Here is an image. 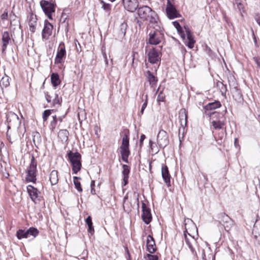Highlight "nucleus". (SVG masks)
I'll return each mask as SVG.
<instances>
[{
    "label": "nucleus",
    "instance_id": "obj_1",
    "mask_svg": "<svg viewBox=\"0 0 260 260\" xmlns=\"http://www.w3.org/2000/svg\"><path fill=\"white\" fill-rule=\"evenodd\" d=\"M138 14L141 19L149 21V23L147 29H150L152 25L158 23L156 13L147 6L140 7L138 10Z\"/></svg>",
    "mask_w": 260,
    "mask_h": 260
},
{
    "label": "nucleus",
    "instance_id": "obj_2",
    "mask_svg": "<svg viewBox=\"0 0 260 260\" xmlns=\"http://www.w3.org/2000/svg\"><path fill=\"white\" fill-rule=\"evenodd\" d=\"M148 34V43L152 45L159 44L164 38V29L160 27L158 23L151 25Z\"/></svg>",
    "mask_w": 260,
    "mask_h": 260
},
{
    "label": "nucleus",
    "instance_id": "obj_3",
    "mask_svg": "<svg viewBox=\"0 0 260 260\" xmlns=\"http://www.w3.org/2000/svg\"><path fill=\"white\" fill-rule=\"evenodd\" d=\"M185 230L183 232L185 248L187 250H189L191 255L193 257H197V253L196 250L197 243L193 236H191L190 233L188 232V229L186 227V223L185 224Z\"/></svg>",
    "mask_w": 260,
    "mask_h": 260
},
{
    "label": "nucleus",
    "instance_id": "obj_4",
    "mask_svg": "<svg viewBox=\"0 0 260 260\" xmlns=\"http://www.w3.org/2000/svg\"><path fill=\"white\" fill-rule=\"evenodd\" d=\"M129 146L128 136L125 134L122 137V143L120 147V152L122 160L126 163L128 162V157L130 155Z\"/></svg>",
    "mask_w": 260,
    "mask_h": 260
},
{
    "label": "nucleus",
    "instance_id": "obj_5",
    "mask_svg": "<svg viewBox=\"0 0 260 260\" xmlns=\"http://www.w3.org/2000/svg\"><path fill=\"white\" fill-rule=\"evenodd\" d=\"M161 47L158 48L152 47L148 52V61L152 64L157 63L160 62L161 53Z\"/></svg>",
    "mask_w": 260,
    "mask_h": 260
},
{
    "label": "nucleus",
    "instance_id": "obj_6",
    "mask_svg": "<svg viewBox=\"0 0 260 260\" xmlns=\"http://www.w3.org/2000/svg\"><path fill=\"white\" fill-rule=\"evenodd\" d=\"M229 82L233 99L236 101H240L242 100V95L240 89L238 88L235 79L234 77H231Z\"/></svg>",
    "mask_w": 260,
    "mask_h": 260
},
{
    "label": "nucleus",
    "instance_id": "obj_7",
    "mask_svg": "<svg viewBox=\"0 0 260 260\" xmlns=\"http://www.w3.org/2000/svg\"><path fill=\"white\" fill-rule=\"evenodd\" d=\"M40 5L45 15L52 20V14L55 12V5L46 0H41Z\"/></svg>",
    "mask_w": 260,
    "mask_h": 260
},
{
    "label": "nucleus",
    "instance_id": "obj_8",
    "mask_svg": "<svg viewBox=\"0 0 260 260\" xmlns=\"http://www.w3.org/2000/svg\"><path fill=\"white\" fill-rule=\"evenodd\" d=\"M218 218L220 219V222L222 223L225 231L229 232L235 224L234 221L224 213L219 214Z\"/></svg>",
    "mask_w": 260,
    "mask_h": 260
},
{
    "label": "nucleus",
    "instance_id": "obj_9",
    "mask_svg": "<svg viewBox=\"0 0 260 260\" xmlns=\"http://www.w3.org/2000/svg\"><path fill=\"white\" fill-rule=\"evenodd\" d=\"M27 191L35 204H38L40 202L41 198V192L37 188L34 187L31 185L27 186Z\"/></svg>",
    "mask_w": 260,
    "mask_h": 260
},
{
    "label": "nucleus",
    "instance_id": "obj_10",
    "mask_svg": "<svg viewBox=\"0 0 260 260\" xmlns=\"http://www.w3.org/2000/svg\"><path fill=\"white\" fill-rule=\"evenodd\" d=\"M157 142L159 147L165 148L169 143V139L167 133L161 129L159 131L157 136Z\"/></svg>",
    "mask_w": 260,
    "mask_h": 260
},
{
    "label": "nucleus",
    "instance_id": "obj_11",
    "mask_svg": "<svg viewBox=\"0 0 260 260\" xmlns=\"http://www.w3.org/2000/svg\"><path fill=\"white\" fill-rule=\"evenodd\" d=\"M185 30V40H184V44L190 49H192L194 47L195 40L193 39V35L188 28V26H184Z\"/></svg>",
    "mask_w": 260,
    "mask_h": 260
},
{
    "label": "nucleus",
    "instance_id": "obj_12",
    "mask_svg": "<svg viewBox=\"0 0 260 260\" xmlns=\"http://www.w3.org/2000/svg\"><path fill=\"white\" fill-rule=\"evenodd\" d=\"M142 218L143 221L147 224H148L152 220V215L150 209L144 202L142 204Z\"/></svg>",
    "mask_w": 260,
    "mask_h": 260
},
{
    "label": "nucleus",
    "instance_id": "obj_13",
    "mask_svg": "<svg viewBox=\"0 0 260 260\" xmlns=\"http://www.w3.org/2000/svg\"><path fill=\"white\" fill-rule=\"evenodd\" d=\"M166 10L167 16L170 19L177 18L179 15L178 12L169 0H168Z\"/></svg>",
    "mask_w": 260,
    "mask_h": 260
},
{
    "label": "nucleus",
    "instance_id": "obj_14",
    "mask_svg": "<svg viewBox=\"0 0 260 260\" xmlns=\"http://www.w3.org/2000/svg\"><path fill=\"white\" fill-rule=\"evenodd\" d=\"M66 55L65 45L63 42H61L59 45L57 52L55 58V62L60 63L62 62L63 58Z\"/></svg>",
    "mask_w": 260,
    "mask_h": 260
},
{
    "label": "nucleus",
    "instance_id": "obj_15",
    "mask_svg": "<svg viewBox=\"0 0 260 260\" xmlns=\"http://www.w3.org/2000/svg\"><path fill=\"white\" fill-rule=\"evenodd\" d=\"M124 8L129 12H133L138 7V0H122Z\"/></svg>",
    "mask_w": 260,
    "mask_h": 260
},
{
    "label": "nucleus",
    "instance_id": "obj_16",
    "mask_svg": "<svg viewBox=\"0 0 260 260\" xmlns=\"http://www.w3.org/2000/svg\"><path fill=\"white\" fill-rule=\"evenodd\" d=\"M53 25L47 20L44 21V27L42 32L43 39L47 40L52 34Z\"/></svg>",
    "mask_w": 260,
    "mask_h": 260
},
{
    "label": "nucleus",
    "instance_id": "obj_17",
    "mask_svg": "<svg viewBox=\"0 0 260 260\" xmlns=\"http://www.w3.org/2000/svg\"><path fill=\"white\" fill-rule=\"evenodd\" d=\"M7 121L8 123V128H10V125L12 124H20L19 121V117L17 114L12 112H10L7 115Z\"/></svg>",
    "mask_w": 260,
    "mask_h": 260
},
{
    "label": "nucleus",
    "instance_id": "obj_18",
    "mask_svg": "<svg viewBox=\"0 0 260 260\" xmlns=\"http://www.w3.org/2000/svg\"><path fill=\"white\" fill-rule=\"evenodd\" d=\"M147 250L150 253H153L156 250L155 243L153 237L149 235L146 241Z\"/></svg>",
    "mask_w": 260,
    "mask_h": 260
},
{
    "label": "nucleus",
    "instance_id": "obj_19",
    "mask_svg": "<svg viewBox=\"0 0 260 260\" xmlns=\"http://www.w3.org/2000/svg\"><path fill=\"white\" fill-rule=\"evenodd\" d=\"M161 175L166 184L168 186H170L171 176L169 172L168 168L164 165L161 167Z\"/></svg>",
    "mask_w": 260,
    "mask_h": 260
},
{
    "label": "nucleus",
    "instance_id": "obj_20",
    "mask_svg": "<svg viewBox=\"0 0 260 260\" xmlns=\"http://www.w3.org/2000/svg\"><path fill=\"white\" fill-rule=\"evenodd\" d=\"M225 117L222 115L220 120H213L211 123L212 126L215 129H223L224 132H226V129L224 127L225 125Z\"/></svg>",
    "mask_w": 260,
    "mask_h": 260
},
{
    "label": "nucleus",
    "instance_id": "obj_21",
    "mask_svg": "<svg viewBox=\"0 0 260 260\" xmlns=\"http://www.w3.org/2000/svg\"><path fill=\"white\" fill-rule=\"evenodd\" d=\"M68 156L71 164L80 161L81 159V155L78 152L74 153L70 151L68 153Z\"/></svg>",
    "mask_w": 260,
    "mask_h": 260
},
{
    "label": "nucleus",
    "instance_id": "obj_22",
    "mask_svg": "<svg viewBox=\"0 0 260 260\" xmlns=\"http://www.w3.org/2000/svg\"><path fill=\"white\" fill-rule=\"evenodd\" d=\"M10 37L9 36V34L8 31H4L3 34L2 36V41H3V46H2V50L3 52L5 51L8 45L9 44L10 41Z\"/></svg>",
    "mask_w": 260,
    "mask_h": 260
},
{
    "label": "nucleus",
    "instance_id": "obj_23",
    "mask_svg": "<svg viewBox=\"0 0 260 260\" xmlns=\"http://www.w3.org/2000/svg\"><path fill=\"white\" fill-rule=\"evenodd\" d=\"M49 180L52 185H56L58 182V172L56 170H53L49 175Z\"/></svg>",
    "mask_w": 260,
    "mask_h": 260
},
{
    "label": "nucleus",
    "instance_id": "obj_24",
    "mask_svg": "<svg viewBox=\"0 0 260 260\" xmlns=\"http://www.w3.org/2000/svg\"><path fill=\"white\" fill-rule=\"evenodd\" d=\"M37 18L36 16L31 15L30 17L29 20L28 22L29 29L32 32H34L36 30V27L37 25Z\"/></svg>",
    "mask_w": 260,
    "mask_h": 260
},
{
    "label": "nucleus",
    "instance_id": "obj_25",
    "mask_svg": "<svg viewBox=\"0 0 260 260\" xmlns=\"http://www.w3.org/2000/svg\"><path fill=\"white\" fill-rule=\"evenodd\" d=\"M173 24L174 27L176 28L177 32L180 35L182 39L183 40H185V34L184 28L183 29L180 25L179 23L177 21L173 22Z\"/></svg>",
    "mask_w": 260,
    "mask_h": 260
},
{
    "label": "nucleus",
    "instance_id": "obj_26",
    "mask_svg": "<svg viewBox=\"0 0 260 260\" xmlns=\"http://www.w3.org/2000/svg\"><path fill=\"white\" fill-rule=\"evenodd\" d=\"M221 106L220 102L215 101L214 102L210 103L205 106L204 108L206 110H212L220 107Z\"/></svg>",
    "mask_w": 260,
    "mask_h": 260
},
{
    "label": "nucleus",
    "instance_id": "obj_27",
    "mask_svg": "<svg viewBox=\"0 0 260 260\" xmlns=\"http://www.w3.org/2000/svg\"><path fill=\"white\" fill-rule=\"evenodd\" d=\"M146 77L149 81L150 84L151 86L155 85L157 82V79L153 75V74L149 71H147L146 72Z\"/></svg>",
    "mask_w": 260,
    "mask_h": 260
},
{
    "label": "nucleus",
    "instance_id": "obj_28",
    "mask_svg": "<svg viewBox=\"0 0 260 260\" xmlns=\"http://www.w3.org/2000/svg\"><path fill=\"white\" fill-rule=\"evenodd\" d=\"M51 81L53 86L56 88L60 83V80L59 78V75L57 73H52L51 75Z\"/></svg>",
    "mask_w": 260,
    "mask_h": 260
},
{
    "label": "nucleus",
    "instance_id": "obj_29",
    "mask_svg": "<svg viewBox=\"0 0 260 260\" xmlns=\"http://www.w3.org/2000/svg\"><path fill=\"white\" fill-rule=\"evenodd\" d=\"M28 233L27 230L25 231L22 229H19L16 232V236L19 240L23 238H28L29 237Z\"/></svg>",
    "mask_w": 260,
    "mask_h": 260
},
{
    "label": "nucleus",
    "instance_id": "obj_30",
    "mask_svg": "<svg viewBox=\"0 0 260 260\" xmlns=\"http://www.w3.org/2000/svg\"><path fill=\"white\" fill-rule=\"evenodd\" d=\"M69 132L67 129H61L58 133V137L62 142H67L68 140Z\"/></svg>",
    "mask_w": 260,
    "mask_h": 260
},
{
    "label": "nucleus",
    "instance_id": "obj_31",
    "mask_svg": "<svg viewBox=\"0 0 260 260\" xmlns=\"http://www.w3.org/2000/svg\"><path fill=\"white\" fill-rule=\"evenodd\" d=\"M85 222L88 225V232L92 235L94 232V228L93 226L92 219L91 216H88L85 220Z\"/></svg>",
    "mask_w": 260,
    "mask_h": 260
},
{
    "label": "nucleus",
    "instance_id": "obj_32",
    "mask_svg": "<svg viewBox=\"0 0 260 260\" xmlns=\"http://www.w3.org/2000/svg\"><path fill=\"white\" fill-rule=\"evenodd\" d=\"M179 118L181 122V124H183V122L184 123L185 125L187 124V115L185 109H181L179 112Z\"/></svg>",
    "mask_w": 260,
    "mask_h": 260
},
{
    "label": "nucleus",
    "instance_id": "obj_33",
    "mask_svg": "<svg viewBox=\"0 0 260 260\" xmlns=\"http://www.w3.org/2000/svg\"><path fill=\"white\" fill-rule=\"evenodd\" d=\"M36 171L27 170V175L26 180L27 181L35 182L36 181Z\"/></svg>",
    "mask_w": 260,
    "mask_h": 260
},
{
    "label": "nucleus",
    "instance_id": "obj_34",
    "mask_svg": "<svg viewBox=\"0 0 260 260\" xmlns=\"http://www.w3.org/2000/svg\"><path fill=\"white\" fill-rule=\"evenodd\" d=\"M32 141L36 146L41 143V138L39 133L37 132L32 133Z\"/></svg>",
    "mask_w": 260,
    "mask_h": 260
},
{
    "label": "nucleus",
    "instance_id": "obj_35",
    "mask_svg": "<svg viewBox=\"0 0 260 260\" xmlns=\"http://www.w3.org/2000/svg\"><path fill=\"white\" fill-rule=\"evenodd\" d=\"M37 162L36 160L35 157L32 155L31 156L30 164L27 170L37 172Z\"/></svg>",
    "mask_w": 260,
    "mask_h": 260
},
{
    "label": "nucleus",
    "instance_id": "obj_36",
    "mask_svg": "<svg viewBox=\"0 0 260 260\" xmlns=\"http://www.w3.org/2000/svg\"><path fill=\"white\" fill-rule=\"evenodd\" d=\"M10 85L9 77L8 76H5L0 81V86L2 88L7 87Z\"/></svg>",
    "mask_w": 260,
    "mask_h": 260
},
{
    "label": "nucleus",
    "instance_id": "obj_37",
    "mask_svg": "<svg viewBox=\"0 0 260 260\" xmlns=\"http://www.w3.org/2000/svg\"><path fill=\"white\" fill-rule=\"evenodd\" d=\"M29 237L32 236L33 238H36L39 233L38 230L34 227H30L28 230Z\"/></svg>",
    "mask_w": 260,
    "mask_h": 260
},
{
    "label": "nucleus",
    "instance_id": "obj_38",
    "mask_svg": "<svg viewBox=\"0 0 260 260\" xmlns=\"http://www.w3.org/2000/svg\"><path fill=\"white\" fill-rule=\"evenodd\" d=\"M71 164L72 166V171L73 172V173L77 174L80 170L81 168V160Z\"/></svg>",
    "mask_w": 260,
    "mask_h": 260
},
{
    "label": "nucleus",
    "instance_id": "obj_39",
    "mask_svg": "<svg viewBox=\"0 0 260 260\" xmlns=\"http://www.w3.org/2000/svg\"><path fill=\"white\" fill-rule=\"evenodd\" d=\"M74 179V184L75 185V188L77 189V190L81 192L82 191V189L81 187V183L80 182L78 181V179H80V177H78L77 176H74L73 177Z\"/></svg>",
    "mask_w": 260,
    "mask_h": 260
},
{
    "label": "nucleus",
    "instance_id": "obj_40",
    "mask_svg": "<svg viewBox=\"0 0 260 260\" xmlns=\"http://www.w3.org/2000/svg\"><path fill=\"white\" fill-rule=\"evenodd\" d=\"M122 175L123 177H129V173L130 172V168L128 166L126 165H122Z\"/></svg>",
    "mask_w": 260,
    "mask_h": 260
},
{
    "label": "nucleus",
    "instance_id": "obj_41",
    "mask_svg": "<svg viewBox=\"0 0 260 260\" xmlns=\"http://www.w3.org/2000/svg\"><path fill=\"white\" fill-rule=\"evenodd\" d=\"M52 118H53V120L51 121L49 127H50V129L52 131H53L56 126L57 118L56 117V115L53 116Z\"/></svg>",
    "mask_w": 260,
    "mask_h": 260
},
{
    "label": "nucleus",
    "instance_id": "obj_42",
    "mask_svg": "<svg viewBox=\"0 0 260 260\" xmlns=\"http://www.w3.org/2000/svg\"><path fill=\"white\" fill-rule=\"evenodd\" d=\"M123 208L124 210L128 213L132 211V205L131 203L126 202L123 203Z\"/></svg>",
    "mask_w": 260,
    "mask_h": 260
},
{
    "label": "nucleus",
    "instance_id": "obj_43",
    "mask_svg": "<svg viewBox=\"0 0 260 260\" xmlns=\"http://www.w3.org/2000/svg\"><path fill=\"white\" fill-rule=\"evenodd\" d=\"M53 110H46L44 111L43 113V121H47L48 117L50 115L51 112L53 111Z\"/></svg>",
    "mask_w": 260,
    "mask_h": 260
},
{
    "label": "nucleus",
    "instance_id": "obj_44",
    "mask_svg": "<svg viewBox=\"0 0 260 260\" xmlns=\"http://www.w3.org/2000/svg\"><path fill=\"white\" fill-rule=\"evenodd\" d=\"M61 104V101H60V99L58 97V95L57 93L54 94V98L52 100V104L54 106L56 105H60Z\"/></svg>",
    "mask_w": 260,
    "mask_h": 260
},
{
    "label": "nucleus",
    "instance_id": "obj_45",
    "mask_svg": "<svg viewBox=\"0 0 260 260\" xmlns=\"http://www.w3.org/2000/svg\"><path fill=\"white\" fill-rule=\"evenodd\" d=\"M218 86L220 87V91L221 92V94L222 95L225 96V93H226V91L227 90L226 85L223 84L221 82L220 83V85H219Z\"/></svg>",
    "mask_w": 260,
    "mask_h": 260
},
{
    "label": "nucleus",
    "instance_id": "obj_46",
    "mask_svg": "<svg viewBox=\"0 0 260 260\" xmlns=\"http://www.w3.org/2000/svg\"><path fill=\"white\" fill-rule=\"evenodd\" d=\"M102 2L103 3L102 8L109 14L111 10V5L109 4H106L103 1Z\"/></svg>",
    "mask_w": 260,
    "mask_h": 260
},
{
    "label": "nucleus",
    "instance_id": "obj_47",
    "mask_svg": "<svg viewBox=\"0 0 260 260\" xmlns=\"http://www.w3.org/2000/svg\"><path fill=\"white\" fill-rule=\"evenodd\" d=\"M151 253H148L147 254L148 260H158V257L156 255H152Z\"/></svg>",
    "mask_w": 260,
    "mask_h": 260
},
{
    "label": "nucleus",
    "instance_id": "obj_48",
    "mask_svg": "<svg viewBox=\"0 0 260 260\" xmlns=\"http://www.w3.org/2000/svg\"><path fill=\"white\" fill-rule=\"evenodd\" d=\"M165 99V95L161 92H160L157 96V101L158 102H163Z\"/></svg>",
    "mask_w": 260,
    "mask_h": 260
},
{
    "label": "nucleus",
    "instance_id": "obj_49",
    "mask_svg": "<svg viewBox=\"0 0 260 260\" xmlns=\"http://www.w3.org/2000/svg\"><path fill=\"white\" fill-rule=\"evenodd\" d=\"M1 18L2 20H7L8 18V11L7 10H5L4 12V13L1 15Z\"/></svg>",
    "mask_w": 260,
    "mask_h": 260
},
{
    "label": "nucleus",
    "instance_id": "obj_50",
    "mask_svg": "<svg viewBox=\"0 0 260 260\" xmlns=\"http://www.w3.org/2000/svg\"><path fill=\"white\" fill-rule=\"evenodd\" d=\"M253 59L255 62V63L257 64V67L260 68V57L255 56L253 57Z\"/></svg>",
    "mask_w": 260,
    "mask_h": 260
},
{
    "label": "nucleus",
    "instance_id": "obj_51",
    "mask_svg": "<svg viewBox=\"0 0 260 260\" xmlns=\"http://www.w3.org/2000/svg\"><path fill=\"white\" fill-rule=\"evenodd\" d=\"M53 97L51 96L48 93H45V99L48 103H51L53 100Z\"/></svg>",
    "mask_w": 260,
    "mask_h": 260
},
{
    "label": "nucleus",
    "instance_id": "obj_52",
    "mask_svg": "<svg viewBox=\"0 0 260 260\" xmlns=\"http://www.w3.org/2000/svg\"><path fill=\"white\" fill-rule=\"evenodd\" d=\"M254 19L257 22V23L260 26V14H256L254 15Z\"/></svg>",
    "mask_w": 260,
    "mask_h": 260
},
{
    "label": "nucleus",
    "instance_id": "obj_53",
    "mask_svg": "<svg viewBox=\"0 0 260 260\" xmlns=\"http://www.w3.org/2000/svg\"><path fill=\"white\" fill-rule=\"evenodd\" d=\"M146 137L145 135L144 134H142L140 136V146H141L143 144V141L145 140Z\"/></svg>",
    "mask_w": 260,
    "mask_h": 260
},
{
    "label": "nucleus",
    "instance_id": "obj_54",
    "mask_svg": "<svg viewBox=\"0 0 260 260\" xmlns=\"http://www.w3.org/2000/svg\"><path fill=\"white\" fill-rule=\"evenodd\" d=\"M187 220H188L187 221L188 222H189L191 223V224L192 225V226L193 227V230H196V232H197V231H198L197 228L196 226V225H194V224L192 222V221L189 219H188Z\"/></svg>",
    "mask_w": 260,
    "mask_h": 260
},
{
    "label": "nucleus",
    "instance_id": "obj_55",
    "mask_svg": "<svg viewBox=\"0 0 260 260\" xmlns=\"http://www.w3.org/2000/svg\"><path fill=\"white\" fill-rule=\"evenodd\" d=\"M147 106V95H146V100H145V102L143 104L142 108L145 109Z\"/></svg>",
    "mask_w": 260,
    "mask_h": 260
},
{
    "label": "nucleus",
    "instance_id": "obj_56",
    "mask_svg": "<svg viewBox=\"0 0 260 260\" xmlns=\"http://www.w3.org/2000/svg\"><path fill=\"white\" fill-rule=\"evenodd\" d=\"M128 177H123V185L125 186L128 183Z\"/></svg>",
    "mask_w": 260,
    "mask_h": 260
},
{
    "label": "nucleus",
    "instance_id": "obj_57",
    "mask_svg": "<svg viewBox=\"0 0 260 260\" xmlns=\"http://www.w3.org/2000/svg\"><path fill=\"white\" fill-rule=\"evenodd\" d=\"M224 133H225V132H224H224H222L221 134H219V135H218L219 139H221V140H222V138L224 136Z\"/></svg>",
    "mask_w": 260,
    "mask_h": 260
},
{
    "label": "nucleus",
    "instance_id": "obj_58",
    "mask_svg": "<svg viewBox=\"0 0 260 260\" xmlns=\"http://www.w3.org/2000/svg\"><path fill=\"white\" fill-rule=\"evenodd\" d=\"M149 145H150V147L151 150L153 151V148H154L153 143L151 140L149 141Z\"/></svg>",
    "mask_w": 260,
    "mask_h": 260
},
{
    "label": "nucleus",
    "instance_id": "obj_59",
    "mask_svg": "<svg viewBox=\"0 0 260 260\" xmlns=\"http://www.w3.org/2000/svg\"><path fill=\"white\" fill-rule=\"evenodd\" d=\"M215 139H216V138L215 137ZM216 140L218 144L219 145H221L222 143H223L222 140H221V139H218V140Z\"/></svg>",
    "mask_w": 260,
    "mask_h": 260
},
{
    "label": "nucleus",
    "instance_id": "obj_60",
    "mask_svg": "<svg viewBox=\"0 0 260 260\" xmlns=\"http://www.w3.org/2000/svg\"><path fill=\"white\" fill-rule=\"evenodd\" d=\"M128 199V195L127 194L125 195V196L123 198V203H126V200Z\"/></svg>",
    "mask_w": 260,
    "mask_h": 260
},
{
    "label": "nucleus",
    "instance_id": "obj_61",
    "mask_svg": "<svg viewBox=\"0 0 260 260\" xmlns=\"http://www.w3.org/2000/svg\"><path fill=\"white\" fill-rule=\"evenodd\" d=\"M94 183H95L94 181L92 180L91 181V184H90L91 188H94V187L95 186Z\"/></svg>",
    "mask_w": 260,
    "mask_h": 260
},
{
    "label": "nucleus",
    "instance_id": "obj_62",
    "mask_svg": "<svg viewBox=\"0 0 260 260\" xmlns=\"http://www.w3.org/2000/svg\"><path fill=\"white\" fill-rule=\"evenodd\" d=\"M91 193L92 194H95V190L94 188H91Z\"/></svg>",
    "mask_w": 260,
    "mask_h": 260
},
{
    "label": "nucleus",
    "instance_id": "obj_63",
    "mask_svg": "<svg viewBox=\"0 0 260 260\" xmlns=\"http://www.w3.org/2000/svg\"><path fill=\"white\" fill-rule=\"evenodd\" d=\"M242 4H241V3H238V4H237V7H238V8L239 10H240V8H241V7H242Z\"/></svg>",
    "mask_w": 260,
    "mask_h": 260
},
{
    "label": "nucleus",
    "instance_id": "obj_64",
    "mask_svg": "<svg viewBox=\"0 0 260 260\" xmlns=\"http://www.w3.org/2000/svg\"><path fill=\"white\" fill-rule=\"evenodd\" d=\"M62 118H63L62 117L60 116L58 118H57V120H59L60 121V122H61L62 121Z\"/></svg>",
    "mask_w": 260,
    "mask_h": 260
}]
</instances>
